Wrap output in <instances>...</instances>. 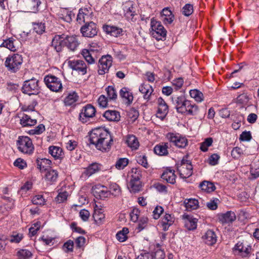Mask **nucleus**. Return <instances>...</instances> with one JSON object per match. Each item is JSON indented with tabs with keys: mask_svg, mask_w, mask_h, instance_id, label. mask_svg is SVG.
<instances>
[{
	"mask_svg": "<svg viewBox=\"0 0 259 259\" xmlns=\"http://www.w3.org/2000/svg\"><path fill=\"white\" fill-rule=\"evenodd\" d=\"M32 202L34 204L41 205L45 204V199L42 195H37L33 197Z\"/></svg>",
	"mask_w": 259,
	"mask_h": 259,
	"instance_id": "61",
	"label": "nucleus"
},
{
	"mask_svg": "<svg viewBox=\"0 0 259 259\" xmlns=\"http://www.w3.org/2000/svg\"><path fill=\"white\" fill-rule=\"evenodd\" d=\"M1 46L5 47L11 51L15 52L18 48L19 41L13 37H10L5 40Z\"/></svg>",
	"mask_w": 259,
	"mask_h": 259,
	"instance_id": "25",
	"label": "nucleus"
},
{
	"mask_svg": "<svg viewBox=\"0 0 259 259\" xmlns=\"http://www.w3.org/2000/svg\"><path fill=\"white\" fill-rule=\"evenodd\" d=\"M171 98L172 103L175 105V108L177 110L179 108H180V106H182L183 102H185L186 100V98L183 95L180 96H172Z\"/></svg>",
	"mask_w": 259,
	"mask_h": 259,
	"instance_id": "41",
	"label": "nucleus"
},
{
	"mask_svg": "<svg viewBox=\"0 0 259 259\" xmlns=\"http://www.w3.org/2000/svg\"><path fill=\"white\" fill-rule=\"evenodd\" d=\"M213 140L211 138H206L204 142L201 144L200 149L203 152H206L208 150V147L210 146L212 143Z\"/></svg>",
	"mask_w": 259,
	"mask_h": 259,
	"instance_id": "56",
	"label": "nucleus"
},
{
	"mask_svg": "<svg viewBox=\"0 0 259 259\" xmlns=\"http://www.w3.org/2000/svg\"><path fill=\"white\" fill-rule=\"evenodd\" d=\"M112 64V58L110 55L103 56L99 60L98 73L100 75H104L107 73Z\"/></svg>",
	"mask_w": 259,
	"mask_h": 259,
	"instance_id": "12",
	"label": "nucleus"
},
{
	"mask_svg": "<svg viewBox=\"0 0 259 259\" xmlns=\"http://www.w3.org/2000/svg\"><path fill=\"white\" fill-rule=\"evenodd\" d=\"M49 153L55 159L61 160L63 158V152L62 148L59 147L51 146L49 148Z\"/></svg>",
	"mask_w": 259,
	"mask_h": 259,
	"instance_id": "28",
	"label": "nucleus"
},
{
	"mask_svg": "<svg viewBox=\"0 0 259 259\" xmlns=\"http://www.w3.org/2000/svg\"><path fill=\"white\" fill-rule=\"evenodd\" d=\"M58 178V172L56 170L50 169L46 171L45 179L49 185L54 184Z\"/></svg>",
	"mask_w": 259,
	"mask_h": 259,
	"instance_id": "21",
	"label": "nucleus"
},
{
	"mask_svg": "<svg viewBox=\"0 0 259 259\" xmlns=\"http://www.w3.org/2000/svg\"><path fill=\"white\" fill-rule=\"evenodd\" d=\"M22 91L28 95L38 94L39 92L38 80L33 78L25 81L22 88Z\"/></svg>",
	"mask_w": 259,
	"mask_h": 259,
	"instance_id": "8",
	"label": "nucleus"
},
{
	"mask_svg": "<svg viewBox=\"0 0 259 259\" xmlns=\"http://www.w3.org/2000/svg\"><path fill=\"white\" fill-rule=\"evenodd\" d=\"M131 179L133 180H139L140 181L142 177L141 170L139 168H133L131 171Z\"/></svg>",
	"mask_w": 259,
	"mask_h": 259,
	"instance_id": "52",
	"label": "nucleus"
},
{
	"mask_svg": "<svg viewBox=\"0 0 259 259\" xmlns=\"http://www.w3.org/2000/svg\"><path fill=\"white\" fill-rule=\"evenodd\" d=\"M109 192L111 193V195L114 197H117L121 194V189L120 187L116 183H111L109 185Z\"/></svg>",
	"mask_w": 259,
	"mask_h": 259,
	"instance_id": "44",
	"label": "nucleus"
},
{
	"mask_svg": "<svg viewBox=\"0 0 259 259\" xmlns=\"http://www.w3.org/2000/svg\"><path fill=\"white\" fill-rule=\"evenodd\" d=\"M79 43L76 36H67L64 35H56L52 40V45L57 52L62 51L64 46H66L70 51H74L78 47Z\"/></svg>",
	"mask_w": 259,
	"mask_h": 259,
	"instance_id": "2",
	"label": "nucleus"
},
{
	"mask_svg": "<svg viewBox=\"0 0 259 259\" xmlns=\"http://www.w3.org/2000/svg\"><path fill=\"white\" fill-rule=\"evenodd\" d=\"M46 86L52 91L58 92L62 89V83L60 78L55 75L49 74L44 79Z\"/></svg>",
	"mask_w": 259,
	"mask_h": 259,
	"instance_id": "7",
	"label": "nucleus"
},
{
	"mask_svg": "<svg viewBox=\"0 0 259 259\" xmlns=\"http://www.w3.org/2000/svg\"><path fill=\"white\" fill-rule=\"evenodd\" d=\"M193 12V7L191 4L185 5L182 9V13L185 16H189Z\"/></svg>",
	"mask_w": 259,
	"mask_h": 259,
	"instance_id": "59",
	"label": "nucleus"
},
{
	"mask_svg": "<svg viewBox=\"0 0 259 259\" xmlns=\"http://www.w3.org/2000/svg\"><path fill=\"white\" fill-rule=\"evenodd\" d=\"M243 154V150L239 147H236L233 148L231 151V155L235 159H238L242 154Z\"/></svg>",
	"mask_w": 259,
	"mask_h": 259,
	"instance_id": "60",
	"label": "nucleus"
},
{
	"mask_svg": "<svg viewBox=\"0 0 259 259\" xmlns=\"http://www.w3.org/2000/svg\"><path fill=\"white\" fill-rule=\"evenodd\" d=\"M93 193L96 198L102 200H105L111 195L107 187L101 184L96 185L93 187Z\"/></svg>",
	"mask_w": 259,
	"mask_h": 259,
	"instance_id": "15",
	"label": "nucleus"
},
{
	"mask_svg": "<svg viewBox=\"0 0 259 259\" xmlns=\"http://www.w3.org/2000/svg\"><path fill=\"white\" fill-rule=\"evenodd\" d=\"M100 170V164L97 163H93L85 169L83 174L89 177L92 175L98 172Z\"/></svg>",
	"mask_w": 259,
	"mask_h": 259,
	"instance_id": "32",
	"label": "nucleus"
},
{
	"mask_svg": "<svg viewBox=\"0 0 259 259\" xmlns=\"http://www.w3.org/2000/svg\"><path fill=\"white\" fill-rule=\"evenodd\" d=\"M128 160L127 158H121L116 161L115 167L118 169H122L128 164Z\"/></svg>",
	"mask_w": 259,
	"mask_h": 259,
	"instance_id": "57",
	"label": "nucleus"
},
{
	"mask_svg": "<svg viewBox=\"0 0 259 259\" xmlns=\"http://www.w3.org/2000/svg\"><path fill=\"white\" fill-rule=\"evenodd\" d=\"M74 242L73 241L69 240L66 242L63 246V248L64 250L66 252H72L73 249Z\"/></svg>",
	"mask_w": 259,
	"mask_h": 259,
	"instance_id": "62",
	"label": "nucleus"
},
{
	"mask_svg": "<svg viewBox=\"0 0 259 259\" xmlns=\"http://www.w3.org/2000/svg\"><path fill=\"white\" fill-rule=\"evenodd\" d=\"M184 226L188 230H195L197 226L198 220L187 214L182 215Z\"/></svg>",
	"mask_w": 259,
	"mask_h": 259,
	"instance_id": "16",
	"label": "nucleus"
},
{
	"mask_svg": "<svg viewBox=\"0 0 259 259\" xmlns=\"http://www.w3.org/2000/svg\"><path fill=\"white\" fill-rule=\"evenodd\" d=\"M175 220L174 215L165 213L161 218L160 222L162 230L164 231L168 230L169 227L174 224Z\"/></svg>",
	"mask_w": 259,
	"mask_h": 259,
	"instance_id": "19",
	"label": "nucleus"
},
{
	"mask_svg": "<svg viewBox=\"0 0 259 259\" xmlns=\"http://www.w3.org/2000/svg\"><path fill=\"white\" fill-rule=\"evenodd\" d=\"M32 253L28 249H22L17 252V256L19 259H29Z\"/></svg>",
	"mask_w": 259,
	"mask_h": 259,
	"instance_id": "46",
	"label": "nucleus"
},
{
	"mask_svg": "<svg viewBox=\"0 0 259 259\" xmlns=\"http://www.w3.org/2000/svg\"><path fill=\"white\" fill-rule=\"evenodd\" d=\"M103 29L106 33L114 37L118 36L121 35L122 32L121 28L114 26L105 25L103 26Z\"/></svg>",
	"mask_w": 259,
	"mask_h": 259,
	"instance_id": "24",
	"label": "nucleus"
},
{
	"mask_svg": "<svg viewBox=\"0 0 259 259\" xmlns=\"http://www.w3.org/2000/svg\"><path fill=\"white\" fill-rule=\"evenodd\" d=\"M91 51H89L88 50L84 49L82 51V55L83 58L85 60V61L89 64H94L95 62V60L92 56Z\"/></svg>",
	"mask_w": 259,
	"mask_h": 259,
	"instance_id": "45",
	"label": "nucleus"
},
{
	"mask_svg": "<svg viewBox=\"0 0 259 259\" xmlns=\"http://www.w3.org/2000/svg\"><path fill=\"white\" fill-rule=\"evenodd\" d=\"M67 197L68 193L66 191H64L59 192L55 199L56 201L58 203H62L67 199Z\"/></svg>",
	"mask_w": 259,
	"mask_h": 259,
	"instance_id": "64",
	"label": "nucleus"
},
{
	"mask_svg": "<svg viewBox=\"0 0 259 259\" xmlns=\"http://www.w3.org/2000/svg\"><path fill=\"white\" fill-rule=\"evenodd\" d=\"M96 112L95 108L91 104L83 107L79 115V119L82 123L87 122L89 119L95 116Z\"/></svg>",
	"mask_w": 259,
	"mask_h": 259,
	"instance_id": "13",
	"label": "nucleus"
},
{
	"mask_svg": "<svg viewBox=\"0 0 259 259\" xmlns=\"http://www.w3.org/2000/svg\"><path fill=\"white\" fill-rule=\"evenodd\" d=\"M151 257L153 259H164L165 257L164 252L163 250L158 248L151 254Z\"/></svg>",
	"mask_w": 259,
	"mask_h": 259,
	"instance_id": "53",
	"label": "nucleus"
},
{
	"mask_svg": "<svg viewBox=\"0 0 259 259\" xmlns=\"http://www.w3.org/2000/svg\"><path fill=\"white\" fill-rule=\"evenodd\" d=\"M128 232V229L124 227L116 234V237L117 239L121 242L125 241L127 239V235Z\"/></svg>",
	"mask_w": 259,
	"mask_h": 259,
	"instance_id": "43",
	"label": "nucleus"
},
{
	"mask_svg": "<svg viewBox=\"0 0 259 259\" xmlns=\"http://www.w3.org/2000/svg\"><path fill=\"white\" fill-rule=\"evenodd\" d=\"M220 202L219 199L217 198H213L209 201L206 203V206L210 210H215L218 208V203Z\"/></svg>",
	"mask_w": 259,
	"mask_h": 259,
	"instance_id": "55",
	"label": "nucleus"
},
{
	"mask_svg": "<svg viewBox=\"0 0 259 259\" xmlns=\"http://www.w3.org/2000/svg\"><path fill=\"white\" fill-rule=\"evenodd\" d=\"M120 96L127 105H130L133 101V95L131 90L126 87L122 88L119 92Z\"/></svg>",
	"mask_w": 259,
	"mask_h": 259,
	"instance_id": "20",
	"label": "nucleus"
},
{
	"mask_svg": "<svg viewBox=\"0 0 259 259\" xmlns=\"http://www.w3.org/2000/svg\"><path fill=\"white\" fill-rule=\"evenodd\" d=\"M78 96L75 92L69 93L64 99V103L66 106H71L75 103L77 99Z\"/></svg>",
	"mask_w": 259,
	"mask_h": 259,
	"instance_id": "40",
	"label": "nucleus"
},
{
	"mask_svg": "<svg viewBox=\"0 0 259 259\" xmlns=\"http://www.w3.org/2000/svg\"><path fill=\"white\" fill-rule=\"evenodd\" d=\"M168 143H162L156 145L154 148L155 153L159 156H165L168 154Z\"/></svg>",
	"mask_w": 259,
	"mask_h": 259,
	"instance_id": "29",
	"label": "nucleus"
},
{
	"mask_svg": "<svg viewBox=\"0 0 259 259\" xmlns=\"http://www.w3.org/2000/svg\"><path fill=\"white\" fill-rule=\"evenodd\" d=\"M67 64L70 68L76 71L78 74L83 75L87 73L88 66L83 60L79 59L68 60Z\"/></svg>",
	"mask_w": 259,
	"mask_h": 259,
	"instance_id": "10",
	"label": "nucleus"
},
{
	"mask_svg": "<svg viewBox=\"0 0 259 259\" xmlns=\"http://www.w3.org/2000/svg\"><path fill=\"white\" fill-rule=\"evenodd\" d=\"M177 171L181 178L186 179L189 178L193 174V166L191 162L187 160V156L177 162L176 164Z\"/></svg>",
	"mask_w": 259,
	"mask_h": 259,
	"instance_id": "3",
	"label": "nucleus"
},
{
	"mask_svg": "<svg viewBox=\"0 0 259 259\" xmlns=\"http://www.w3.org/2000/svg\"><path fill=\"white\" fill-rule=\"evenodd\" d=\"M133 6V2L131 1L125 2L123 4V10L125 13L124 15H130V16H134L137 15L134 10V8Z\"/></svg>",
	"mask_w": 259,
	"mask_h": 259,
	"instance_id": "34",
	"label": "nucleus"
},
{
	"mask_svg": "<svg viewBox=\"0 0 259 259\" xmlns=\"http://www.w3.org/2000/svg\"><path fill=\"white\" fill-rule=\"evenodd\" d=\"M137 162L144 167L147 168L149 165L147 161V157L145 155H140L136 156Z\"/></svg>",
	"mask_w": 259,
	"mask_h": 259,
	"instance_id": "49",
	"label": "nucleus"
},
{
	"mask_svg": "<svg viewBox=\"0 0 259 259\" xmlns=\"http://www.w3.org/2000/svg\"><path fill=\"white\" fill-rule=\"evenodd\" d=\"M80 31L84 37H93L97 34V26L92 21L87 22L81 27Z\"/></svg>",
	"mask_w": 259,
	"mask_h": 259,
	"instance_id": "14",
	"label": "nucleus"
},
{
	"mask_svg": "<svg viewBox=\"0 0 259 259\" xmlns=\"http://www.w3.org/2000/svg\"><path fill=\"white\" fill-rule=\"evenodd\" d=\"M22 62V56L18 54H14L12 55H9L7 57L5 65L9 71L15 73L20 69Z\"/></svg>",
	"mask_w": 259,
	"mask_h": 259,
	"instance_id": "5",
	"label": "nucleus"
},
{
	"mask_svg": "<svg viewBox=\"0 0 259 259\" xmlns=\"http://www.w3.org/2000/svg\"><path fill=\"white\" fill-rule=\"evenodd\" d=\"M17 146L21 152L31 154L34 150L31 140L27 136H19L17 140Z\"/></svg>",
	"mask_w": 259,
	"mask_h": 259,
	"instance_id": "6",
	"label": "nucleus"
},
{
	"mask_svg": "<svg viewBox=\"0 0 259 259\" xmlns=\"http://www.w3.org/2000/svg\"><path fill=\"white\" fill-rule=\"evenodd\" d=\"M92 14L93 12L91 7H84L79 10L77 16H90Z\"/></svg>",
	"mask_w": 259,
	"mask_h": 259,
	"instance_id": "54",
	"label": "nucleus"
},
{
	"mask_svg": "<svg viewBox=\"0 0 259 259\" xmlns=\"http://www.w3.org/2000/svg\"><path fill=\"white\" fill-rule=\"evenodd\" d=\"M103 116L109 121H118L120 118L119 112L115 110H107L105 111Z\"/></svg>",
	"mask_w": 259,
	"mask_h": 259,
	"instance_id": "36",
	"label": "nucleus"
},
{
	"mask_svg": "<svg viewBox=\"0 0 259 259\" xmlns=\"http://www.w3.org/2000/svg\"><path fill=\"white\" fill-rule=\"evenodd\" d=\"M40 4L39 0H29L27 3L28 12L36 13L38 11V7Z\"/></svg>",
	"mask_w": 259,
	"mask_h": 259,
	"instance_id": "38",
	"label": "nucleus"
},
{
	"mask_svg": "<svg viewBox=\"0 0 259 259\" xmlns=\"http://www.w3.org/2000/svg\"><path fill=\"white\" fill-rule=\"evenodd\" d=\"M237 102L241 104H247L249 101V98L246 93H243L237 97Z\"/></svg>",
	"mask_w": 259,
	"mask_h": 259,
	"instance_id": "58",
	"label": "nucleus"
},
{
	"mask_svg": "<svg viewBox=\"0 0 259 259\" xmlns=\"http://www.w3.org/2000/svg\"><path fill=\"white\" fill-rule=\"evenodd\" d=\"M130 191L133 193L139 192L142 188L141 182L139 180H131L129 183Z\"/></svg>",
	"mask_w": 259,
	"mask_h": 259,
	"instance_id": "39",
	"label": "nucleus"
},
{
	"mask_svg": "<svg viewBox=\"0 0 259 259\" xmlns=\"http://www.w3.org/2000/svg\"><path fill=\"white\" fill-rule=\"evenodd\" d=\"M33 30L38 34H42L45 31V23L42 22L33 23Z\"/></svg>",
	"mask_w": 259,
	"mask_h": 259,
	"instance_id": "48",
	"label": "nucleus"
},
{
	"mask_svg": "<svg viewBox=\"0 0 259 259\" xmlns=\"http://www.w3.org/2000/svg\"><path fill=\"white\" fill-rule=\"evenodd\" d=\"M234 251L242 256H246L250 253L251 246L248 245H245L243 243L238 242L235 245Z\"/></svg>",
	"mask_w": 259,
	"mask_h": 259,
	"instance_id": "18",
	"label": "nucleus"
},
{
	"mask_svg": "<svg viewBox=\"0 0 259 259\" xmlns=\"http://www.w3.org/2000/svg\"><path fill=\"white\" fill-rule=\"evenodd\" d=\"M106 91L107 94L108 98L110 100H114L116 99L117 95L114 87L109 85L106 88Z\"/></svg>",
	"mask_w": 259,
	"mask_h": 259,
	"instance_id": "47",
	"label": "nucleus"
},
{
	"mask_svg": "<svg viewBox=\"0 0 259 259\" xmlns=\"http://www.w3.org/2000/svg\"><path fill=\"white\" fill-rule=\"evenodd\" d=\"M185 206L188 211L196 209L199 207V202L196 199L190 198L184 201Z\"/></svg>",
	"mask_w": 259,
	"mask_h": 259,
	"instance_id": "35",
	"label": "nucleus"
},
{
	"mask_svg": "<svg viewBox=\"0 0 259 259\" xmlns=\"http://www.w3.org/2000/svg\"><path fill=\"white\" fill-rule=\"evenodd\" d=\"M219 219L222 224H229L235 220L236 215L234 212L229 211L220 215Z\"/></svg>",
	"mask_w": 259,
	"mask_h": 259,
	"instance_id": "26",
	"label": "nucleus"
},
{
	"mask_svg": "<svg viewBox=\"0 0 259 259\" xmlns=\"http://www.w3.org/2000/svg\"><path fill=\"white\" fill-rule=\"evenodd\" d=\"M139 91L143 94L145 99H149L150 97L153 92V89L149 83H143L139 87Z\"/></svg>",
	"mask_w": 259,
	"mask_h": 259,
	"instance_id": "27",
	"label": "nucleus"
},
{
	"mask_svg": "<svg viewBox=\"0 0 259 259\" xmlns=\"http://www.w3.org/2000/svg\"><path fill=\"white\" fill-rule=\"evenodd\" d=\"M182 104V106H180L177 110L178 113L190 115H195L198 113V106L190 101L186 99Z\"/></svg>",
	"mask_w": 259,
	"mask_h": 259,
	"instance_id": "9",
	"label": "nucleus"
},
{
	"mask_svg": "<svg viewBox=\"0 0 259 259\" xmlns=\"http://www.w3.org/2000/svg\"><path fill=\"white\" fill-rule=\"evenodd\" d=\"M93 218L97 224H100L104 220L105 215L100 210H95L93 214Z\"/></svg>",
	"mask_w": 259,
	"mask_h": 259,
	"instance_id": "50",
	"label": "nucleus"
},
{
	"mask_svg": "<svg viewBox=\"0 0 259 259\" xmlns=\"http://www.w3.org/2000/svg\"><path fill=\"white\" fill-rule=\"evenodd\" d=\"M126 143L132 150H137L139 147V142L137 137L133 135H129L126 137Z\"/></svg>",
	"mask_w": 259,
	"mask_h": 259,
	"instance_id": "31",
	"label": "nucleus"
},
{
	"mask_svg": "<svg viewBox=\"0 0 259 259\" xmlns=\"http://www.w3.org/2000/svg\"><path fill=\"white\" fill-rule=\"evenodd\" d=\"M167 31L160 21L154 18L151 19L150 33L153 37L157 40H164L166 39Z\"/></svg>",
	"mask_w": 259,
	"mask_h": 259,
	"instance_id": "4",
	"label": "nucleus"
},
{
	"mask_svg": "<svg viewBox=\"0 0 259 259\" xmlns=\"http://www.w3.org/2000/svg\"><path fill=\"white\" fill-rule=\"evenodd\" d=\"M202 238L205 243L208 245L214 244L217 240V237L215 232L211 230L207 231Z\"/></svg>",
	"mask_w": 259,
	"mask_h": 259,
	"instance_id": "23",
	"label": "nucleus"
},
{
	"mask_svg": "<svg viewBox=\"0 0 259 259\" xmlns=\"http://www.w3.org/2000/svg\"><path fill=\"white\" fill-rule=\"evenodd\" d=\"M189 93L191 97L194 99L196 102H201L203 100V95L199 90L196 89L191 90Z\"/></svg>",
	"mask_w": 259,
	"mask_h": 259,
	"instance_id": "42",
	"label": "nucleus"
},
{
	"mask_svg": "<svg viewBox=\"0 0 259 259\" xmlns=\"http://www.w3.org/2000/svg\"><path fill=\"white\" fill-rule=\"evenodd\" d=\"M157 104L158 105L157 112V117L163 119L168 112V106L161 97L158 98Z\"/></svg>",
	"mask_w": 259,
	"mask_h": 259,
	"instance_id": "17",
	"label": "nucleus"
},
{
	"mask_svg": "<svg viewBox=\"0 0 259 259\" xmlns=\"http://www.w3.org/2000/svg\"><path fill=\"white\" fill-rule=\"evenodd\" d=\"M168 141L179 148H184L188 145L187 139L179 134L168 133L166 135Z\"/></svg>",
	"mask_w": 259,
	"mask_h": 259,
	"instance_id": "11",
	"label": "nucleus"
},
{
	"mask_svg": "<svg viewBox=\"0 0 259 259\" xmlns=\"http://www.w3.org/2000/svg\"><path fill=\"white\" fill-rule=\"evenodd\" d=\"M199 187L202 191L207 193L213 192L215 189V187L213 183L206 181L200 183Z\"/></svg>",
	"mask_w": 259,
	"mask_h": 259,
	"instance_id": "37",
	"label": "nucleus"
},
{
	"mask_svg": "<svg viewBox=\"0 0 259 259\" xmlns=\"http://www.w3.org/2000/svg\"><path fill=\"white\" fill-rule=\"evenodd\" d=\"M90 144L102 152L110 151L113 144V137L110 132L103 127L93 129L89 135Z\"/></svg>",
	"mask_w": 259,
	"mask_h": 259,
	"instance_id": "1",
	"label": "nucleus"
},
{
	"mask_svg": "<svg viewBox=\"0 0 259 259\" xmlns=\"http://www.w3.org/2000/svg\"><path fill=\"white\" fill-rule=\"evenodd\" d=\"M161 178L168 183L174 184L176 183V176L175 174V170L172 169L167 168L164 170Z\"/></svg>",
	"mask_w": 259,
	"mask_h": 259,
	"instance_id": "22",
	"label": "nucleus"
},
{
	"mask_svg": "<svg viewBox=\"0 0 259 259\" xmlns=\"http://www.w3.org/2000/svg\"><path fill=\"white\" fill-rule=\"evenodd\" d=\"M37 123L36 119L31 118L30 116L24 114L20 119V124L23 127L31 126Z\"/></svg>",
	"mask_w": 259,
	"mask_h": 259,
	"instance_id": "33",
	"label": "nucleus"
},
{
	"mask_svg": "<svg viewBox=\"0 0 259 259\" xmlns=\"http://www.w3.org/2000/svg\"><path fill=\"white\" fill-rule=\"evenodd\" d=\"M37 167L41 172L44 170L47 171L48 168L50 167L52 164V161L47 158L37 159L36 160Z\"/></svg>",
	"mask_w": 259,
	"mask_h": 259,
	"instance_id": "30",
	"label": "nucleus"
},
{
	"mask_svg": "<svg viewBox=\"0 0 259 259\" xmlns=\"http://www.w3.org/2000/svg\"><path fill=\"white\" fill-rule=\"evenodd\" d=\"M173 86L175 87V89L176 90L180 89L184 83L183 78L182 77H179L178 78H176L172 80L171 82Z\"/></svg>",
	"mask_w": 259,
	"mask_h": 259,
	"instance_id": "63",
	"label": "nucleus"
},
{
	"mask_svg": "<svg viewBox=\"0 0 259 259\" xmlns=\"http://www.w3.org/2000/svg\"><path fill=\"white\" fill-rule=\"evenodd\" d=\"M45 131V126L43 124H39L34 128L30 130L28 132L29 135H40Z\"/></svg>",
	"mask_w": 259,
	"mask_h": 259,
	"instance_id": "51",
	"label": "nucleus"
}]
</instances>
